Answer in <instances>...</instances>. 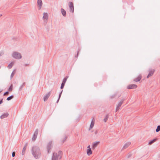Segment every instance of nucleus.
Returning a JSON list of instances; mask_svg holds the SVG:
<instances>
[{"mask_svg":"<svg viewBox=\"0 0 160 160\" xmlns=\"http://www.w3.org/2000/svg\"><path fill=\"white\" fill-rule=\"evenodd\" d=\"M14 98V96L13 95H12L11 96L7 98V100L8 101L10 100L11 99H12Z\"/></svg>","mask_w":160,"mask_h":160,"instance_id":"27","label":"nucleus"},{"mask_svg":"<svg viewBox=\"0 0 160 160\" xmlns=\"http://www.w3.org/2000/svg\"><path fill=\"white\" fill-rule=\"evenodd\" d=\"M79 51H78V53H77V55H76L75 56V57L76 58H77L78 57V53H79Z\"/></svg>","mask_w":160,"mask_h":160,"instance_id":"35","label":"nucleus"},{"mask_svg":"<svg viewBox=\"0 0 160 160\" xmlns=\"http://www.w3.org/2000/svg\"><path fill=\"white\" fill-rule=\"evenodd\" d=\"M125 100V98L122 99L121 101L119 102L118 105H117L116 109V112H117L120 109L121 106L122 104L123 101Z\"/></svg>","mask_w":160,"mask_h":160,"instance_id":"3","label":"nucleus"},{"mask_svg":"<svg viewBox=\"0 0 160 160\" xmlns=\"http://www.w3.org/2000/svg\"><path fill=\"white\" fill-rule=\"evenodd\" d=\"M12 57L14 58L19 59L22 57L21 54L17 52H14L12 54Z\"/></svg>","mask_w":160,"mask_h":160,"instance_id":"2","label":"nucleus"},{"mask_svg":"<svg viewBox=\"0 0 160 160\" xmlns=\"http://www.w3.org/2000/svg\"><path fill=\"white\" fill-rule=\"evenodd\" d=\"M90 147V145H89V146H88L87 148H88V149H90V148H91Z\"/></svg>","mask_w":160,"mask_h":160,"instance_id":"40","label":"nucleus"},{"mask_svg":"<svg viewBox=\"0 0 160 160\" xmlns=\"http://www.w3.org/2000/svg\"><path fill=\"white\" fill-rule=\"evenodd\" d=\"M115 96H116L115 94L113 96H112L111 97V98H114Z\"/></svg>","mask_w":160,"mask_h":160,"instance_id":"38","label":"nucleus"},{"mask_svg":"<svg viewBox=\"0 0 160 160\" xmlns=\"http://www.w3.org/2000/svg\"><path fill=\"white\" fill-rule=\"evenodd\" d=\"M38 133V129H37L35 131L34 134L33 135V137L32 138V141H34L36 139Z\"/></svg>","mask_w":160,"mask_h":160,"instance_id":"8","label":"nucleus"},{"mask_svg":"<svg viewBox=\"0 0 160 160\" xmlns=\"http://www.w3.org/2000/svg\"><path fill=\"white\" fill-rule=\"evenodd\" d=\"M13 62H11V63H10V64H9L8 66V68H9V69H10L12 67L13 65Z\"/></svg>","mask_w":160,"mask_h":160,"instance_id":"28","label":"nucleus"},{"mask_svg":"<svg viewBox=\"0 0 160 160\" xmlns=\"http://www.w3.org/2000/svg\"><path fill=\"white\" fill-rule=\"evenodd\" d=\"M142 76L141 75H139L137 78L134 79V81L136 82H139L141 79Z\"/></svg>","mask_w":160,"mask_h":160,"instance_id":"19","label":"nucleus"},{"mask_svg":"<svg viewBox=\"0 0 160 160\" xmlns=\"http://www.w3.org/2000/svg\"><path fill=\"white\" fill-rule=\"evenodd\" d=\"M156 141V139H154L150 141L148 143V144L151 145Z\"/></svg>","mask_w":160,"mask_h":160,"instance_id":"23","label":"nucleus"},{"mask_svg":"<svg viewBox=\"0 0 160 160\" xmlns=\"http://www.w3.org/2000/svg\"><path fill=\"white\" fill-rule=\"evenodd\" d=\"M3 53L2 52H0V56H2Z\"/></svg>","mask_w":160,"mask_h":160,"instance_id":"39","label":"nucleus"},{"mask_svg":"<svg viewBox=\"0 0 160 160\" xmlns=\"http://www.w3.org/2000/svg\"><path fill=\"white\" fill-rule=\"evenodd\" d=\"M137 87V85L136 84H130L127 87V88L128 89H132L136 88Z\"/></svg>","mask_w":160,"mask_h":160,"instance_id":"10","label":"nucleus"},{"mask_svg":"<svg viewBox=\"0 0 160 160\" xmlns=\"http://www.w3.org/2000/svg\"><path fill=\"white\" fill-rule=\"evenodd\" d=\"M51 94V91L48 92L43 97V100L44 102L47 100Z\"/></svg>","mask_w":160,"mask_h":160,"instance_id":"6","label":"nucleus"},{"mask_svg":"<svg viewBox=\"0 0 160 160\" xmlns=\"http://www.w3.org/2000/svg\"><path fill=\"white\" fill-rule=\"evenodd\" d=\"M87 154L89 156L92 153V151L91 150V148L88 149L87 151Z\"/></svg>","mask_w":160,"mask_h":160,"instance_id":"20","label":"nucleus"},{"mask_svg":"<svg viewBox=\"0 0 160 160\" xmlns=\"http://www.w3.org/2000/svg\"><path fill=\"white\" fill-rule=\"evenodd\" d=\"M8 116V113H5L1 116L0 118L1 119H2L7 117Z\"/></svg>","mask_w":160,"mask_h":160,"instance_id":"17","label":"nucleus"},{"mask_svg":"<svg viewBox=\"0 0 160 160\" xmlns=\"http://www.w3.org/2000/svg\"><path fill=\"white\" fill-rule=\"evenodd\" d=\"M37 4L39 6V8H38V9L40 10L41 8V7L42 6V0H38Z\"/></svg>","mask_w":160,"mask_h":160,"instance_id":"13","label":"nucleus"},{"mask_svg":"<svg viewBox=\"0 0 160 160\" xmlns=\"http://www.w3.org/2000/svg\"><path fill=\"white\" fill-rule=\"evenodd\" d=\"M131 144V143L130 142H128L126 143L123 146L122 149H124L127 148Z\"/></svg>","mask_w":160,"mask_h":160,"instance_id":"16","label":"nucleus"},{"mask_svg":"<svg viewBox=\"0 0 160 160\" xmlns=\"http://www.w3.org/2000/svg\"><path fill=\"white\" fill-rule=\"evenodd\" d=\"M28 65H29V64H25V66H28Z\"/></svg>","mask_w":160,"mask_h":160,"instance_id":"41","label":"nucleus"},{"mask_svg":"<svg viewBox=\"0 0 160 160\" xmlns=\"http://www.w3.org/2000/svg\"><path fill=\"white\" fill-rule=\"evenodd\" d=\"M62 152L61 151H59L58 152V156L59 158V159H61L62 158Z\"/></svg>","mask_w":160,"mask_h":160,"instance_id":"22","label":"nucleus"},{"mask_svg":"<svg viewBox=\"0 0 160 160\" xmlns=\"http://www.w3.org/2000/svg\"><path fill=\"white\" fill-rule=\"evenodd\" d=\"M69 6L70 9V12L72 13L74 11V8L73 3L72 2H69Z\"/></svg>","mask_w":160,"mask_h":160,"instance_id":"5","label":"nucleus"},{"mask_svg":"<svg viewBox=\"0 0 160 160\" xmlns=\"http://www.w3.org/2000/svg\"><path fill=\"white\" fill-rule=\"evenodd\" d=\"M9 93V91H7L6 92H5L4 94H3V95L4 96H5V95L6 94H8Z\"/></svg>","mask_w":160,"mask_h":160,"instance_id":"34","label":"nucleus"},{"mask_svg":"<svg viewBox=\"0 0 160 160\" xmlns=\"http://www.w3.org/2000/svg\"><path fill=\"white\" fill-rule=\"evenodd\" d=\"M121 96V95H118V98H119V97H120Z\"/></svg>","mask_w":160,"mask_h":160,"instance_id":"43","label":"nucleus"},{"mask_svg":"<svg viewBox=\"0 0 160 160\" xmlns=\"http://www.w3.org/2000/svg\"><path fill=\"white\" fill-rule=\"evenodd\" d=\"M108 118V115L107 114L105 116V118L103 119V121L104 122H106L107 121Z\"/></svg>","mask_w":160,"mask_h":160,"instance_id":"29","label":"nucleus"},{"mask_svg":"<svg viewBox=\"0 0 160 160\" xmlns=\"http://www.w3.org/2000/svg\"><path fill=\"white\" fill-rule=\"evenodd\" d=\"M95 134H97V131H96L95 132Z\"/></svg>","mask_w":160,"mask_h":160,"instance_id":"42","label":"nucleus"},{"mask_svg":"<svg viewBox=\"0 0 160 160\" xmlns=\"http://www.w3.org/2000/svg\"><path fill=\"white\" fill-rule=\"evenodd\" d=\"M3 99L2 98L0 100V104H1L3 102Z\"/></svg>","mask_w":160,"mask_h":160,"instance_id":"36","label":"nucleus"},{"mask_svg":"<svg viewBox=\"0 0 160 160\" xmlns=\"http://www.w3.org/2000/svg\"><path fill=\"white\" fill-rule=\"evenodd\" d=\"M63 91V90H62L61 92H60V93H59V97H58V99L57 100V103H58L59 100V99L61 98V95H62V92Z\"/></svg>","mask_w":160,"mask_h":160,"instance_id":"26","label":"nucleus"},{"mask_svg":"<svg viewBox=\"0 0 160 160\" xmlns=\"http://www.w3.org/2000/svg\"><path fill=\"white\" fill-rule=\"evenodd\" d=\"M43 16L42 18L43 19H46L47 21V20H48V13H47L44 12L43 13Z\"/></svg>","mask_w":160,"mask_h":160,"instance_id":"14","label":"nucleus"},{"mask_svg":"<svg viewBox=\"0 0 160 160\" xmlns=\"http://www.w3.org/2000/svg\"><path fill=\"white\" fill-rule=\"evenodd\" d=\"M32 153L36 159L39 158L41 155V152L39 148L37 146H34L32 148Z\"/></svg>","mask_w":160,"mask_h":160,"instance_id":"1","label":"nucleus"},{"mask_svg":"<svg viewBox=\"0 0 160 160\" xmlns=\"http://www.w3.org/2000/svg\"><path fill=\"white\" fill-rule=\"evenodd\" d=\"M14 72H13L12 73H11V76H10V78H11V79L12 78V77L14 76Z\"/></svg>","mask_w":160,"mask_h":160,"instance_id":"32","label":"nucleus"},{"mask_svg":"<svg viewBox=\"0 0 160 160\" xmlns=\"http://www.w3.org/2000/svg\"><path fill=\"white\" fill-rule=\"evenodd\" d=\"M61 11L62 15L64 17L66 16V12L65 10L63 8H62L61 9Z\"/></svg>","mask_w":160,"mask_h":160,"instance_id":"18","label":"nucleus"},{"mask_svg":"<svg viewBox=\"0 0 160 160\" xmlns=\"http://www.w3.org/2000/svg\"><path fill=\"white\" fill-rule=\"evenodd\" d=\"M149 73L147 77V78H148L153 74L155 72V70L153 69H150L149 70Z\"/></svg>","mask_w":160,"mask_h":160,"instance_id":"4","label":"nucleus"},{"mask_svg":"<svg viewBox=\"0 0 160 160\" xmlns=\"http://www.w3.org/2000/svg\"><path fill=\"white\" fill-rule=\"evenodd\" d=\"M2 15V14L0 15V17Z\"/></svg>","mask_w":160,"mask_h":160,"instance_id":"44","label":"nucleus"},{"mask_svg":"<svg viewBox=\"0 0 160 160\" xmlns=\"http://www.w3.org/2000/svg\"><path fill=\"white\" fill-rule=\"evenodd\" d=\"M25 84H26L25 82H24L22 83V85H21V86H20L19 88V91H21L22 90L23 87L25 85Z\"/></svg>","mask_w":160,"mask_h":160,"instance_id":"24","label":"nucleus"},{"mask_svg":"<svg viewBox=\"0 0 160 160\" xmlns=\"http://www.w3.org/2000/svg\"><path fill=\"white\" fill-rule=\"evenodd\" d=\"M15 152H12V156L13 157H15Z\"/></svg>","mask_w":160,"mask_h":160,"instance_id":"33","label":"nucleus"},{"mask_svg":"<svg viewBox=\"0 0 160 160\" xmlns=\"http://www.w3.org/2000/svg\"><path fill=\"white\" fill-rule=\"evenodd\" d=\"M100 143V142L99 141L98 142H94L92 145V149H95L96 147H97L98 145Z\"/></svg>","mask_w":160,"mask_h":160,"instance_id":"12","label":"nucleus"},{"mask_svg":"<svg viewBox=\"0 0 160 160\" xmlns=\"http://www.w3.org/2000/svg\"><path fill=\"white\" fill-rule=\"evenodd\" d=\"M94 124V121H92L91 123V124L89 127V130L90 129H91L93 127Z\"/></svg>","mask_w":160,"mask_h":160,"instance_id":"21","label":"nucleus"},{"mask_svg":"<svg viewBox=\"0 0 160 160\" xmlns=\"http://www.w3.org/2000/svg\"><path fill=\"white\" fill-rule=\"evenodd\" d=\"M67 138H68L67 136H66V135H65L64 136V138L61 141V142H62V143H63L66 141V140L67 139Z\"/></svg>","mask_w":160,"mask_h":160,"instance_id":"25","label":"nucleus"},{"mask_svg":"<svg viewBox=\"0 0 160 160\" xmlns=\"http://www.w3.org/2000/svg\"><path fill=\"white\" fill-rule=\"evenodd\" d=\"M27 145H28V143H26L25 144V145H24V146L23 148L22 151V155H23L25 154V150H26V148Z\"/></svg>","mask_w":160,"mask_h":160,"instance_id":"15","label":"nucleus"},{"mask_svg":"<svg viewBox=\"0 0 160 160\" xmlns=\"http://www.w3.org/2000/svg\"><path fill=\"white\" fill-rule=\"evenodd\" d=\"M59 158L57 153L54 152L52 157V160H58Z\"/></svg>","mask_w":160,"mask_h":160,"instance_id":"11","label":"nucleus"},{"mask_svg":"<svg viewBox=\"0 0 160 160\" xmlns=\"http://www.w3.org/2000/svg\"><path fill=\"white\" fill-rule=\"evenodd\" d=\"M131 156V154H129L128 156V158H129Z\"/></svg>","mask_w":160,"mask_h":160,"instance_id":"37","label":"nucleus"},{"mask_svg":"<svg viewBox=\"0 0 160 160\" xmlns=\"http://www.w3.org/2000/svg\"><path fill=\"white\" fill-rule=\"evenodd\" d=\"M160 131V125H158L157 126V128L156 130V131L157 132H158Z\"/></svg>","mask_w":160,"mask_h":160,"instance_id":"31","label":"nucleus"},{"mask_svg":"<svg viewBox=\"0 0 160 160\" xmlns=\"http://www.w3.org/2000/svg\"><path fill=\"white\" fill-rule=\"evenodd\" d=\"M68 78V77H66L63 79L60 87V88L61 89H62L63 88Z\"/></svg>","mask_w":160,"mask_h":160,"instance_id":"7","label":"nucleus"},{"mask_svg":"<svg viewBox=\"0 0 160 160\" xmlns=\"http://www.w3.org/2000/svg\"><path fill=\"white\" fill-rule=\"evenodd\" d=\"M12 88H13V85L12 84L11 85L10 87H9V88L8 89V91H10V92L12 91L13 90Z\"/></svg>","mask_w":160,"mask_h":160,"instance_id":"30","label":"nucleus"},{"mask_svg":"<svg viewBox=\"0 0 160 160\" xmlns=\"http://www.w3.org/2000/svg\"><path fill=\"white\" fill-rule=\"evenodd\" d=\"M52 141H50L48 144L47 146V149L48 153H49L50 150L51 149L52 146Z\"/></svg>","mask_w":160,"mask_h":160,"instance_id":"9","label":"nucleus"}]
</instances>
